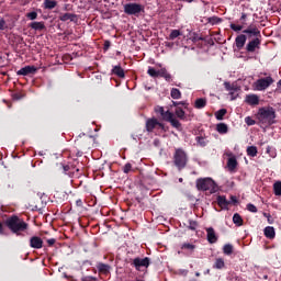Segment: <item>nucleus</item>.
I'll return each instance as SVG.
<instances>
[{
  "instance_id": "f257e3e1",
  "label": "nucleus",
  "mask_w": 281,
  "mask_h": 281,
  "mask_svg": "<svg viewBox=\"0 0 281 281\" xmlns=\"http://www.w3.org/2000/svg\"><path fill=\"white\" fill-rule=\"evenodd\" d=\"M257 117L265 126H271L276 120V110L273 108H262L259 110Z\"/></svg>"
},
{
  "instance_id": "f03ea898",
  "label": "nucleus",
  "mask_w": 281,
  "mask_h": 281,
  "mask_svg": "<svg viewBox=\"0 0 281 281\" xmlns=\"http://www.w3.org/2000/svg\"><path fill=\"white\" fill-rule=\"evenodd\" d=\"M7 227L11 229L13 234H19V232H25L27 229L29 225L23 221L22 218H19V216H11L5 221Z\"/></svg>"
},
{
  "instance_id": "7ed1b4c3",
  "label": "nucleus",
  "mask_w": 281,
  "mask_h": 281,
  "mask_svg": "<svg viewBox=\"0 0 281 281\" xmlns=\"http://www.w3.org/2000/svg\"><path fill=\"white\" fill-rule=\"evenodd\" d=\"M173 164L178 170H183L188 166V154L182 148H177L173 154Z\"/></svg>"
},
{
  "instance_id": "20e7f679",
  "label": "nucleus",
  "mask_w": 281,
  "mask_h": 281,
  "mask_svg": "<svg viewBox=\"0 0 281 281\" xmlns=\"http://www.w3.org/2000/svg\"><path fill=\"white\" fill-rule=\"evenodd\" d=\"M196 188L198 190H202L203 192H206L209 190L211 194H214V192H216L217 190L216 182H214L212 178L199 179L196 181Z\"/></svg>"
},
{
  "instance_id": "39448f33",
  "label": "nucleus",
  "mask_w": 281,
  "mask_h": 281,
  "mask_svg": "<svg viewBox=\"0 0 281 281\" xmlns=\"http://www.w3.org/2000/svg\"><path fill=\"white\" fill-rule=\"evenodd\" d=\"M273 82L274 80L271 76L260 78L254 82V88L256 89V91H266V89H269L273 85Z\"/></svg>"
},
{
  "instance_id": "423d86ee",
  "label": "nucleus",
  "mask_w": 281,
  "mask_h": 281,
  "mask_svg": "<svg viewBox=\"0 0 281 281\" xmlns=\"http://www.w3.org/2000/svg\"><path fill=\"white\" fill-rule=\"evenodd\" d=\"M155 128H160L161 131H166V126L155 117L148 119L146 121V131L147 133H153Z\"/></svg>"
},
{
  "instance_id": "0eeeda50",
  "label": "nucleus",
  "mask_w": 281,
  "mask_h": 281,
  "mask_svg": "<svg viewBox=\"0 0 281 281\" xmlns=\"http://www.w3.org/2000/svg\"><path fill=\"white\" fill-rule=\"evenodd\" d=\"M144 10V7L142 4L137 3H127L124 4V12L125 14L135 15L139 14Z\"/></svg>"
},
{
  "instance_id": "6e6552de",
  "label": "nucleus",
  "mask_w": 281,
  "mask_h": 281,
  "mask_svg": "<svg viewBox=\"0 0 281 281\" xmlns=\"http://www.w3.org/2000/svg\"><path fill=\"white\" fill-rule=\"evenodd\" d=\"M133 265L137 271L142 269V267L148 268L150 266V259L148 257H145L144 259L135 258L133 261Z\"/></svg>"
},
{
  "instance_id": "1a4fd4ad",
  "label": "nucleus",
  "mask_w": 281,
  "mask_h": 281,
  "mask_svg": "<svg viewBox=\"0 0 281 281\" xmlns=\"http://www.w3.org/2000/svg\"><path fill=\"white\" fill-rule=\"evenodd\" d=\"M165 122H169L173 128H181V122L175 119V114L172 112H167Z\"/></svg>"
},
{
  "instance_id": "9d476101",
  "label": "nucleus",
  "mask_w": 281,
  "mask_h": 281,
  "mask_svg": "<svg viewBox=\"0 0 281 281\" xmlns=\"http://www.w3.org/2000/svg\"><path fill=\"white\" fill-rule=\"evenodd\" d=\"M36 71H38V68H36L35 66H25V67L21 68L20 70H18L16 75L18 76H30V74H36Z\"/></svg>"
},
{
  "instance_id": "9b49d317",
  "label": "nucleus",
  "mask_w": 281,
  "mask_h": 281,
  "mask_svg": "<svg viewBox=\"0 0 281 281\" xmlns=\"http://www.w3.org/2000/svg\"><path fill=\"white\" fill-rule=\"evenodd\" d=\"M30 247H32V249H43V239L38 236L31 237Z\"/></svg>"
},
{
  "instance_id": "f8f14e48",
  "label": "nucleus",
  "mask_w": 281,
  "mask_h": 281,
  "mask_svg": "<svg viewBox=\"0 0 281 281\" xmlns=\"http://www.w3.org/2000/svg\"><path fill=\"white\" fill-rule=\"evenodd\" d=\"M206 238L211 245L218 240V236H216V232L212 227L206 228Z\"/></svg>"
},
{
  "instance_id": "ddd939ff",
  "label": "nucleus",
  "mask_w": 281,
  "mask_h": 281,
  "mask_svg": "<svg viewBox=\"0 0 281 281\" xmlns=\"http://www.w3.org/2000/svg\"><path fill=\"white\" fill-rule=\"evenodd\" d=\"M247 52H256V49H260V38L256 37L250 41L246 46Z\"/></svg>"
},
{
  "instance_id": "4468645a",
  "label": "nucleus",
  "mask_w": 281,
  "mask_h": 281,
  "mask_svg": "<svg viewBox=\"0 0 281 281\" xmlns=\"http://www.w3.org/2000/svg\"><path fill=\"white\" fill-rule=\"evenodd\" d=\"M243 33L248 34L249 38H251V36H260V30L254 25L248 26Z\"/></svg>"
},
{
  "instance_id": "2eb2a0df",
  "label": "nucleus",
  "mask_w": 281,
  "mask_h": 281,
  "mask_svg": "<svg viewBox=\"0 0 281 281\" xmlns=\"http://www.w3.org/2000/svg\"><path fill=\"white\" fill-rule=\"evenodd\" d=\"M246 102L251 106H257V104H260V98L258 97V94H248L246 97Z\"/></svg>"
},
{
  "instance_id": "dca6fc26",
  "label": "nucleus",
  "mask_w": 281,
  "mask_h": 281,
  "mask_svg": "<svg viewBox=\"0 0 281 281\" xmlns=\"http://www.w3.org/2000/svg\"><path fill=\"white\" fill-rule=\"evenodd\" d=\"M245 43H247V35L245 34L238 35L235 40L237 49H243V47H245Z\"/></svg>"
},
{
  "instance_id": "f3484780",
  "label": "nucleus",
  "mask_w": 281,
  "mask_h": 281,
  "mask_svg": "<svg viewBox=\"0 0 281 281\" xmlns=\"http://www.w3.org/2000/svg\"><path fill=\"white\" fill-rule=\"evenodd\" d=\"M237 166H238V160H236V157L228 158L227 168L231 172H234V170H236Z\"/></svg>"
},
{
  "instance_id": "a211bd4d",
  "label": "nucleus",
  "mask_w": 281,
  "mask_h": 281,
  "mask_svg": "<svg viewBox=\"0 0 281 281\" xmlns=\"http://www.w3.org/2000/svg\"><path fill=\"white\" fill-rule=\"evenodd\" d=\"M97 269L99 271V273H109V271H111V266L106 265V263H102V262H99L97 265Z\"/></svg>"
},
{
  "instance_id": "6ab92c4d",
  "label": "nucleus",
  "mask_w": 281,
  "mask_h": 281,
  "mask_svg": "<svg viewBox=\"0 0 281 281\" xmlns=\"http://www.w3.org/2000/svg\"><path fill=\"white\" fill-rule=\"evenodd\" d=\"M216 201H217V204L220 205V207H222L223 210H225V207H227V205H229V201H227L225 195H218Z\"/></svg>"
},
{
  "instance_id": "aec40b11",
  "label": "nucleus",
  "mask_w": 281,
  "mask_h": 281,
  "mask_svg": "<svg viewBox=\"0 0 281 281\" xmlns=\"http://www.w3.org/2000/svg\"><path fill=\"white\" fill-rule=\"evenodd\" d=\"M263 233L266 238H270V239L276 238V228H273L272 226L266 227Z\"/></svg>"
},
{
  "instance_id": "412c9836",
  "label": "nucleus",
  "mask_w": 281,
  "mask_h": 281,
  "mask_svg": "<svg viewBox=\"0 0 281 281\" xmlns=\"http://www.w3.org/2000/svg\"><path fill=\"white\" fill-rule=\"evenodd\" d=\"M58 5V2L56 0H45L44 1V8L45 10H54Z\"/></svg>"
},
{
  "instance_id": "4be33fe9",
  "label": "nucleus",
  "mask_w": 281,
  "mask_h": 281,
  "mask_svg": "<svg viewBox=\"0 0 281 281\" xmlns=\"http://www.w3.org/2000/svg\"><path fill=\"white\" fill-rule=\"evenodd\" d=\"M206 105H207V99L200 98L195 100V103H194L195 109H205Z\"/></svg>"
},
{
  "instance_id": "5701e85b",
  "label": "nucleus",
  "mask_w": 281,
  "mask_h": 281,
  "mask_svg": "<svg viewBox=\"0 0 281 281\" xmlns=\"http://www.w3.org/2000/svg\"><path fill=\"white\" fill-rule=\"evenodd\" d=\"M112 74H114V76H117L119 78H124L125 76L122 66H114L112 69Z\"/></svg>"
},
{
  "instance_id": "b1692460",
  "label": "nucleus",
  "mask_w": 281,
  "mask_h": 281,
  "mask_svg": "<svg viewBox=\"0 0 281 281\" xmlns=\"http://www.w3.org/2000/svg\"><path fill=\"white\" fill-rule=\"evenodd\" d=\"M213 269H225V260H223V258L215 259Z\"/></svg>"
},
{
  "instance_id": "393cba45",
  "label": "nucleus",
  "mask_w": 281,
  "mask_h": 281,
  "mask_svg": "<svg viewBox=\"0 0 281 281\" xmlns=\"http://www.w3.org/2000/svg\"><path fill=\"white\" fill-rule=\"evenodd\" d=\"M31 27H32V30H36V31L41 32V31L45 30V23L33 22V23H31Z\"/></svg>"
},
{
  "instance_id": "a878e982",
  "label": "nucleus",
  "mask_w": 281,
  "mask_h": 281,
  "mask_svg": "<svg viewBox=\"0 0 281 281\" xmlns=\"http://www.w3.org/2000/svg\"><path fill=\"white\" fill-rule=\"evenodd\" d=\"M216 131H217V133H221L222 135H225V133H227V131H228L227 124L218 123L216 125Z\"/></svg>"
},
{
  "instance_id": "bb28decb",
  "label": "nucleus",
  "mask_w": 281,
  "mask_h": 281,
  "mask_svg": "<svg viewBox=\"0 0 281 281\" xmlns=\"http://www.w3.org/2000/svg\"><path fill=\"white\" fill-rule=\"evenodd\" d=\"M246 151H247L248 157H256L258 155V147L249 146V147H247Z\"/></svg>"
},
{
  "instance_id": "cd10ccee",
  "label": "nucleus",
  "mask_w": 281,
  "mask_h": 281,
  "mask_svg": "<svg viewBox=\"0 0 281 281\" xmlns=\"http://www.w3.org/2000/svg\"><path fill=\"white\" fill-rule=\"evenodd\" d=\"M159 76H161V78H165V80L167 81H170L172 79V76L168 74V70H166V68L159 70Z\"/></svg>"
},
{
  "instance_id": "c85d7f7f",
  "label": "nucleus",
  "mask_w": 281,
  "mask_h": 281,
  "mask_svg": "<svg viewBox=\"0 0 281 281\" xmlns=\"http://www.w3.org/2000/svg\"><path fill=\"white\" fill-rule=\"evenodd\" d=\"M170 95L173 100H180L181 98V91L177 88H172L171 89V92H170Z\"/></svg>"
},
{
  "instance_id": "c756f323",
  "label": "nucleus",
  "mask_w": 281,
  "mask_h": 281,
  "mask_svg": "<svg viewBox=\"0 0 281 281\" xmlns=\"http://www.w3.org/2000/svg\"><path fill=\"white\" fill-rule=\"evenodd\" d=\"M223 251L226 256H232V254L234 252V246H232L231 244H226L223 247Z\"/></svg>"
},
{
  "instance_id": "7c9ffc66",
  "label": "nucleus",
  "mask_w": 281,
  "mask_h": 281,
  "mask_svg": "<svg viewBox=\"0 0 281 281\" xmlns=\"http://www.w3.org/2000/svg\"><path fill=\"white\" fill-rule=\"evenodd\" d=\"M273 192H274L276 196H281V181L274 182Z\"/></svg>"
},
{
  "instance_id": "2f4dec72",
  "label": "nucleus",
  "mask_w": 281,
  "mask_h": 281,
  "mask_svg": "<svg viewBox=\"0 0 281 281\" xmlns=\"http://www.w3.org/2000/svg\"><path fill=\"white\" fill-rule=\"evenodd\" d=\"M233 223H235V225H237L238 227H240V225H243V217L240 216V214H238V213L234 214Z\"/></svg>"
},
{
  "instance_id": "473e14b6",
  "label": "nucleus",
  "mask_w": 281,
  "mask_h": 281,
  "mask_svg": "<svg viewBox=\"0 0 281 281\" xmlns=\"http://www.w3.org/2000/svg\"><path fill=\"white\" fill-rule=\"evenodd\" d=\"M76 15L71 14V13H64L59 16V21H74V18Z\"/></svg>"
},
{
  "instance_id": "72a5a7b5",
  "label": "nucleus",
  "mask_w": 281,
  "mask_h": 281,
  "mask_svg": "<svg viewBox=\"0 0 281 281\" xmlns=\"http://www.w3.org/2000/svg\"><path fill=\"white\" fill-rule=\"evenodd\" d=\"M179 36H181V31L172 30L171 33L169 34V41H175V38H179Z\"/></svg>"
},
{
  "instance_id": "f704fd0d",
  "label": "nucleus",
  "mask_w": 281,
  "mask_h": 281,
  "mask_svg": "<svg viewBox=\"0 0 281 281\" xmlns=\"http://www.w3.org/2000/svg\"><path fill=\"white\" fill-rule=\"evenodd\" d=\"M155 111H156V113H160L162 120H165V121H166V115H168V113H170V111L165 112L164 106H157L155 109Z\"/></svg>"
},
{
  "instance_id": "c9c22d12",
  "label": "nucleus",
  "mask_w": 281,
  "mask_h": 281,
  "mask_svg": "<svg viewBox=\"0 0 281 281\" xmlns=\"http://www.w3.org/2000/svg\"><path fill=\"white\" fill-rule=\"evenodd\" d=\"M175 114L177 115V117H179V120H186V112L183 111V109L177 108Z\"/></svg>"
},
{
  "instance_id": "e433bc0d",
  "label": "nucleus",
  "mask_w": 281,
  "mask_h": 281,
  "mask_svg": "<svg viewBox=\"0 0 281 281\" xmlns=\"http://www.w3.org/2000/svg\"><path fill=\"white\" fill-rule=\"evenodd\" d=\"M223 20L218 16H211L207 18V23H211V25H217V23H221Z\"/></svg>"
},
{
  "instance_id": "4c0bfd02",
  "label": "nucleus",
  "mask_w": 281,
  "mask_h": 281,
  "mask_svg": "<svg viewBox=\"0 0 281 281\" xmlns=\"http://www.w3.org/2000/svg\"><path fill=\"white\" fill-rule=\"evenodd\" d=\"M227 115V110L226 109H221L215 113L216 120H223Z\"/></svg>"
},
{
  "instance_id": "58836bf2",
  "label": "nucleus",
  "mask_w": 281,
  "mask_h": 281,
  "mask_svg": "<svg viewBox=\"0 0 281 281\" xmlns=\"http://www.w3.org/2000/svg\"><path fill=\"white\" fill-rule=\"evenodd\" d=\"M147 74L151 77V78H159V70L157 71L155 68L149 67L147 70Z\"/></svg>"
},
{
  "instance_id": "ea45409f",
  "label": "nucleus",
  "mask_w": 281,
  "mask_h": 281,
  "mask_svg": "<svg viewBox=\"0 0 281 281\" xmlns=\"http://www.w3.org/2000/svg\"><path fill=\"white\" fill-rule=\"evenodd\" d=\"M195 139H196L199 146H202V147L207 146V140H205V138H203V136H198Z\"/></svg>"
},
{
  "instance_id": "a19ab883",
  "label": "nucleus",
  "mask_w": 281,
  "mask_h": 281,
  "mask_svg": "<svg viewBox=\"0 0 281 281\" xmlns=\"http://www.w3.org/2000/svg\"><path fill=\"white\" fill-rule=\"evenodd\" d=\"M181 249H188L189 251H194V249H196V246H194L192 244H183L181 246Z\"/></svg>"
},
{
  "instance_id": "79ce46f5",
  "label": "nucleus",
  "mask_w": 281,
  "mask_h": 281,
  "mask_svg": "<svg viewBox=\"0 0 281 281\" xmlns=\"http://www.w3.org/2000/svg\"><path fill=\"white\" fill-rule=\"evenodd\" d=\"M131 170H133V165H131V162H127L124 167H123V172L125 175H128L131 172Z\"/></svg>"
},
{
  "instance_id": "37998d69",
  "label": "nucleus",
  "mask_w": 281,
  "mask_h": 281,
  "mask_svg": "<svg viewBox=\"0 0 281 281\" xmlns=\"http://www.w3.org/2000/svg\"><path fill=\"white\" fill-rule=\"evenodd\" d=\"M27 19H30L31 21H34L37 19L38 13H36V11L30 12L26 14Z\"/></svg>"
},
{
  "instance_id": "c03bdc74",
  "label": "nucleus",
  "mask_w": 281,
  "mask_h": 281,
  "mask_svg": "<svg viewBox=\"0 0 281 281\" xmlns=\"http://www.w3.org/2000/svg\"><path fill=\"white\" fill-rule=\"evenodd\" d=\"M244 25H236L234 23L231 24V30L234 32H240L243 30Z\"/></svg>"
},
{
  "instance_id": "a18cd8bd",
  "label": "nucleus",
  "mask_w": 281,
  "mask_h": 281,
  "mask_svg": "<svg viewBox=\"0 0 281 281\" xmlns=\"http://www.w3.org/2000/svg\"><path fill=\"white\" fill-rule=\"evenodd\" d=\"M247 210L248 212H252L254 214H256V212H258V207H256V205L249 203L247 204Z\"/></svg>"
},
{
  "instance_id": "49530a36",
  "label": "nucleus",
  "mask_w": 281,
  "mask_h": 281,
  "mask_svg": "<svg viewBox=\"0 0 281 281\" xmlns=\"http://www.w3.org/2000/svg\"><path fill=\"white\" fill-rule=\"evenodd\" d=\"M245 122H246L247 126H254V124H256V121L254 119H251V116H247L245 119Z\"/></svg>"
},
{
  "instance_id": "de8ad7c7",
  "label": "nucleus",
  "mask_w": 281,
  "mask_h": 281,
  "mask_svg": "<svg viewBox=\"0 0 281 281\" xmlns=\"http://www.w3.org/2000/svg\"><path fill=\"white\" fill-rule=\"evenodd\" d=\"M224 87H225L226 91H235L236 90L234 88V86L227 81L224 82Z\"/></svg>"
},
{
  "instance_id": "09e8293b",
  "label": "nucleus",
  "mask_w": 281,
  "mask_h": 281,
  "mask_svg": "<svg viewBox=\"0 0 281 281\" xmlns=\"http://www.w3.org/2000/svg\"><path fill=\"white\" fill-rule=\"evenodd\" d=\"M196 222L195 221H189V229H192V231H194V229H196Z\"/></svg>"
},
{
  "instance_id": "8fccbe9b",
  "label": "nucleus",
  "mask_w": 281,
  "mask_h": 281,
  "mask_svg": "<svg viewBox=\"0 0 281 281\" xmlns=\"http://www.w3.org/2000/svg\"><path fill=\"white\" fill-rule=\"evenodd\" d=\"M47 244L49 245V247H52L53 245H56V239L55 238L47 239Z\"/></svg>"
},
{
  "instance_id": "3c124183",
  "label": "nucleus",
  "mask_w": 281,
  "mask_h": 281,
  "mask_svg": "<svg viewBox=\"0 0 281 281\" xmlns=\"http://www.w3.org/2000/svg\"><path fill=\"white\" fill-rule=\"evenodd\" d=\"M0 30H5V20H0Z\"/></svg>"
},
{
  "instance_id": "603ef678",
  "label": "nucleus",
  "mask_w": 281,
  "mask_h": 281,
  "mask_svg": "<svg viewBox=\"0 0 281 281\" xmlns=\"http://www.w3.org/2000/svg\"><path fill=\"white\" fill-rule=\"evenodd\" d=\"M29 207H30V210H32L33 212H34L35 210H38V205H36V204H30Z\"/></svg>"
},
{
  "instance_id": "864d4df0",
  "label": "nucleus",
  "mask_w": 281,
  "mask_h": 281,
  "mask_svg": "<svg viewBox=\"0 0 281 281\" xmlns=\"http://www.w3.org/2000/svg\"><path fill=\"white\" fill-rule=\"evenodd\" d=\"M231 201L232 203H238V199L236 198V195H232Z\"/></svg>"
},
{
  "instance_id": "5fc2aeb1",
  "label": "nucleus",
  "mask_w": 281,
  "mask_h": 281,
  "mask_svg": "<svg viewBox=\"0 0 281 281\" xmlns=\"http://www.w3.org/2000/svg\"><path fill=\"white\" fill-rule=\"evenodd\" d=\"M13 100H21V94L19 93L13 94Z\"/></svg>"
},
{
  "instance_id": "6e6d98bb",
  "label": "nucleus",
  "mask_w": 281,
  "mask_h": 281,
  "mask_svg": "<svg viewBox=\"0 0 281 281\" xmlns=\"http://www.w3.org/2000/svg\"><path fill=\"white\" fill-rule=\"evenodd\" d=\"M246 20H247V14L246 13H241L240 21H246Z\"/></svg>"
},
{
  "instance_id": "4d7b16f0",
  "label": "nucleus",
  "mask_w": 281,
  "mask_h": 281,
  "mask_svg": "<svg viewBox=\"0 0 281 281\" xmlns=\"http://www.w3.org/2000/svg\"><path fill=\"white\" fill-rule=\"evenodd\" d=\"M104 47H105V49H109V47H111V42L106 41V42L104 43Z\"/></svg>"
},
{
  "instance_id": "13d9d810",
  "label": "nucleus",
  "mask_w": 281,
  "mask_h": 281,
  "mask_svg": "<svg viewBox=\"0 0 281 281\" xmlns=\"http://www.w3.org/2000/svg\"><path fill=\"white\" fill-rule=\"evenodd\" d=\"M76 203H77V205H78L79 207H81V205H82V200H77Z\"/></svg>"
},
{
  "instance_id": "bf43d9fd",
  "label": "nucleus",
  "mask_w": 281,
  "mask_h": 281,
  "mask_svg": "<svg viewBox=\"0 0 281 281\" xmlns=\"http://www.w3.org/2000/svg\"><path fill=\"white\" fill-rule=\"evenodd\" d=\"M0 234H3V224L0 222Z\"/></svg>"
},
{
  "instance_id": "052dcab7",
  "label": "nucleus",
  "mask_w": 281,
  "mask_h": 281,
  "mask_svg": "<svg viewBox=\"0 0 281 281\" xmlns=\"http://www.w3.org/2000/svg\"><path fill=\"white\" fill-rule=\"evenodd\" d=\"M196 278L201 277V272H195Z\"/></svg>"
},
{
  "instance_id": "680f3d73",
  "label": "nucleus",
  "mask_w": 281,
  "mask_h": 281,
  "mask_svg": "<svg viewBox=\"0 0 281 281\" xmlns=\"http://www.w3.org/2000/svg\"><path fill=\"white\" fill-rule=\"evenodd\" d=\"M173 106H179V102L173 101Z\"/></svg>"
},
{
  "instance_id": "e2e57ef3",
  "label": "nucleus",
  "mask_w": 281,
  "mask_h": 281,
  "mask_svg": "<svg viewBox=\"0 0 281 281\" xmlns=\"http://www.w3.org/2000/svg\"><path fill=\"white\" fill-rule=\"evenodd\" d=\"M263 216H266V218H269V214L267 213H263Z\"/></svg>"
},
{
  "instance_id": "0e129e2a",
  "label": "nucleus",
  "mask_w": 281,
  "mask_h": 281,
  "mask_svg": "<svg viewBox=\"0 0 281 281\" xmlns=\"http://www.w3.org/2000/svg\"><path fill=\"white\" fill-rule=\"evenodd\" d=\"M241 25H244V27H245V25H247V23H245V21H241Z\"/></svg>"
},
{
  "instance_id": "69168bd1",
  "label": "nucleus",
  "mask_w": 281,
  "mask_h": 281,
  "mask_svg": "<svg viewBox=\"0 0 281 281\" xmlns=\"http://www.w3.org/2000/svg\"><path fill=\"white\" fill-rule=\"evenodd\" d=\"M64 170H69V167H64Z\"/></svg>"
},
{
  "instance_id": "338daca9",
  "label": "nucleus",
  "mask_w": 281,
  "mask_h": 281,
  "mask_svg": "<svg viewBox=\"0 0 281 281\" xmlns=\"http://www.w3.org/2000/svg\"><path fill=\"white\" fill-rule=\"evenodd\" d=\"M178 104H179V105H180V104H182V105H183V104H186V103H183V102H178Z\"/></svg>"
},
{
  "instance_id": "774afa93",
  "label": "nucleus",
  "mask_w": 281,
  "mask_h": 281,
  "mask_svg": "<svg viewBox=\"0 0 281 281\" xmlns=\"http://www.w3.org/2000/svg\"><path fill=\"white\" fill-rule=\"evenodd\" d=\"M205 273H210V269L205 271Z\"/></svg>"
}]
</instances>
